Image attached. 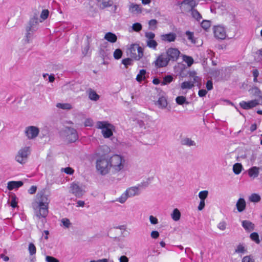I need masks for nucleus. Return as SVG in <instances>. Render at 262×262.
I'll list each match as a JSON object with an SVG mask.
<instances>
[{
    "label": "nucleus",
    "instance_id": "obj_13",
    "mask_svg": "<svg viewBox=\"0 0 262 262\" xmlns=\"http://www.w3.org/2000/svg\"><path fill=\"white\" fill-rule=\"evenodd\" d=\"M180 54V51L178 49L173 48H170L168 49L165 54L169 61H176L178 59Z\"/></svg>",
    "mask_w": 262,
    "mask_h": 262
},
{
    "label": "nucleus",
    "instance_id": "obj_19",
    "mask_svg": "<svg viewBox=\"0 0 262 262\" xmlns=\"http://www.w3.org/2000/svg\"><path fill=\"white\" fill-rule=\"evenodd\" d=\"M242 226L244 229L248 232H250L254 230L255 225L251 222L248 220H244L242 222Z\"/></svg>",
    "mask_w": 262,
    "mask_h": 262
},
{
    "label": "nucleus",
    "instance_id": "obj_45",
    "mask_svg": "<svg viewBox=\"0 0 262 262\" xmlns=\"http://www.w3.org/2000/svg\"><path fill=\"white\" fill-rule=\"evenodd\" d=\"M122 63L124 65L125 68L133 64V60L131 58H127L122 60Z\"/></svg>",
    "mask_w": 262,
    "mask_h": 262
},
{
    "label": "nucleus",
    "instance_id": "obj_15",
    "mask_svg": "<svg viewBox=\"0 0 262 262\" xmlns=\"http://www.w3.org/2000/svg\"><path fill=\"white\" fill-rule=\"evenodd\" d=\"M258 104V101L255 99L247 102L242 101L239 103V105L245 110H248L256 106Z\"/></svg>",
    "mask_w": 262,
    "mask_h": 262
},
{
    "label": "nucleus",
    "instance_id": "obj_30",
    "mask_svg": "<svg viewBox=\"0 0 262 262\" xmlns=\"http://www.w3.org/2000/svg\"><path fill=\"white\" fill-rule=\"evenodd\" d=\"M189 77L191 78H192L193 80L190 81L191 82H193V85L195 83H198L200 81V78L196 76V73L195 71L190 72L189 73Z\"/></svg>",
    "mask_w": 262,
    "mask_h": 262
},
{
    "label": "nucleus",
    "instance_id": "obj_48",
    "mask_svg": "<svg viewBox=\"0 0 262 262\" xmlns=\"http://www.w3.org/2000/svg\"><path fill=\"white\" fill-rule=\"evenodd\" d=\"M145 36L146 40H152L155 37V34L151 32H146L145 33Z\"/></svg>",
    "mask_w": 262,
    "mask_h": 262
},
{
    "label": "nucleus",
    "instance_id": "obj_62",
    "mask_svg": "<svg viewBox=\"0 0 262 262\" xmlns=\"http://www.w3.org/2000/svg\"><path fill=\"white\" fill-rule=\"evenodd\" d=\"M207 93V92L206 90L202 89L199 90L198 95L200 97H202L205 96L206 95Z\"/></svg>",
    "mask_w": 262,
    "mask_h": 262
},
{
    "label": "nucleus",
    "instance_id": "obj_26",
    "mask_svg": "<svg viewBox=\"0 0 262 262\" xmlns=\"http://www.w3.org/2000/svg\"><path fill=\"white\" fill-rule=\"evenodd\" d=\"M89 98L93 101H97L99 100L100 96L98 95L96 92L92 90V89H90L88 91Z\"/></svg>",
    "mask_w": 262,
    "mask_h": 262
},
{
    "label": "nucleus",
    "instance_id": "obj_43",
    "mask_svg": "<svg viewBox=\"0 0 262 262\" xmlns=\"http://www.w3.org/2000/svg\"><path fill=\"white\" fill-rule=\"evenodd\" d=\"M246 252V249H245V247L243 245H241V244H239L238 245L235 250V253H242V254H244Z\"/></svg>",
    "mask_w": 262,
    "mask_h": 262
},
{
    "label": "nucleus",
    "instance_id": "obj_63",
    "mask_svg": "<svg viewBox=\"0 0 262 262\" xmlns=\"http://www.w3.org/2000/svg\"><path fill=\"white\" fill-rule=\"evenodd\" d=\"M119 262H128V258L125 255L121 256L119 258Z\"/></svg>",
    "mask_w": 262,
    "mask_h": 262
},
{
    "label": "nucleus",
    "instance_id": "obj_41",
    "mask_svg": "<svg viewBox=\"0 0 262 262\" xmlns=\"http://www.w3.org/2000/svg\"><path fill=\"white\" fill-rule=\"evenodd\" d=\"M122 55V51L120 49H117L115 50L113 53V56L115 59H119L121 58Z\"/></svg>",
    "mask_w": 262,
    "mask_h": 262
},
{
    "label": "nucleus",
    "instance_id": "obj_4",
    "mask_svg": "<svg viewBox=\"0 0 262 262\" xmlns=\"http://www.w3.org/2000/svg\"><path fill=\"white\" fill-rule=\"evenodd\" d=\"M96 127L101 129V133L104 138H109L113 135L115 126L108 121H97Z\"/></svg>",
    "mask_w": 262,
    "mask_h": 262
},
{
    "label": "nucleus",
    "instance_id": "obj_27",
    "mask_svg": "<svg viewBox=\"0 0 262 262\" xmlns=\"http://www.w3.org/2000/svg\"><path fill=\"white\" fill-rule=\"evenodd\" d=\"M156 104L160 108H165L167 105V100L164 97H161L159 98Z\"/></svg>",
    "mask_w": 262,
    "mask_h": 262
},
{
    "label": "nucleus",
    "instance_id": "obj_14",
    "mask_svg": "<svg viewBox=\"0 0 262 262\" xmlns=\"http://www.w3.org/2000/svg\"><path fill=\"white\" fill-rule=\"evenodd\" d=\"M70 189L71 193L78 198L81 197L85 192L81 186L75 183L71 184Z\"/></svg>",
    "mask_w": 262,
    "mask_h": 262
},
{
    "label": "nucleus",
    "instance_id": "obj_50",
    "mask_svg": "<svg viewBox=\"0 0 262 262\" xmlns=\"http://www.w3.org/2000/svg\"><path fill=\"white\" fill-rule=\"evenodd\" d=\"M173 78L170 75H167L165 76L164 78V81L162 82V85H165L167 83H169L172 81Z\"/></svg>",
    "mask_w": 262,
    "mask_h": 262
},
{
    "label": "nucleus",
    "instance_id": "obj_31",
    "mask_svg": "<svg viewBox=\"0 0 262 262\" xmlns=\"http://www.w3.org/2000/svg\"><path fill=\"white\" fill-rule=\"evenodd\" d=\"M146 45L148 48L152 49L153 50L157 49V47L158 46V43L157 42V41L155 40L152 39V40H146Z\"/></svg>",
    "mask_w": 262,
    "mask_h": 262
},
{
    "label": "nucleus",
    "instance_id": "obj_11",
    "mask_svg": "<svg viewBox=\"0 0 262 262\" xmlns=\"http://www.w3.org/2000/svg\"><path fill=\"white\" fill-rule=\"evenodd\" d=\"M169 60L165 54H161L158 56L154 63L157 68H163L167 66Z\"/></svg>",
    "mask_w": 262,
    "mask_h": 262
},
{
    "label": "nucleus",
    "instance_id": "obj_28",
    "mask_svg": "<svg viewBox=\"0 0 262 262\" xmlns=\"http://www.w3.org/2000/svg\"><path fill=\"white\" fill-rule=\"evenodd\" d=\"M146 73V71L144 69H142L140 70L139 73L137 74L136 76V80L138 82H141L142 80H144L145 78V74Z\"/></svg>",
    "mask_w": 262,
    "mask_h": 262
},
{
    "label": "nucleus",
    "instance_id": "obj_7",
    "mask_svg": "<svg viewBox=\"0 0 262 262\" xmlns=\"http://www.w3.org/2000/svg\"><path fill=\"white\" fill-rule=\"evenodd\" d=\"M127 53L132 58L139 60L143 56V49L138 44H132L128 48Z\"/></svg>",
    "mask_w": 262,
    "mask_h": 262
},
{
    "label": "nucleus",
    "instance_id": "obj_54",
    "mask_svg": "<svg viewBox=\"0 0 262 262\" xmlns=\"http://www.w3.org/2000/svg\"><path fill=\"white\" fill-rule=\"evenodd\" d=\"M46 260L47 262H59L58 259L51 256H47L46 257Z\"/></svg>",
    "mask_w": 262,
    "mask_h": 262
},
{
    "label": "nucleus",
    "instance_id": "obj_59",
    "mask_svg": "<svg viewBox=\"0 0 262 262\" xmlns=\"http://www.w3.org/2000/svg\"><path fill=\"white\" fill-rule=\"evenodd\" d=\"M242 262H254V261L250 256H246L243 257Z\"/></svg>",
    "mask_w": 262,
    "mask_h": 262
},
{
    "label": "nucleus",
    "instance_id": "obj_36",
    "mask_svg": "<svg viewBox=\"0 0 262 262\" xmlns=\"http://www.w3.org/2000/svg\"><path fill=\"white\" fill-rule=\"evenodd\" d=\"M193 87V83L190 81H184L182 83L181 88L182 89H191Z\"/></svg>",
    "mask_w": 262,
    "mask_h": 262
},
{
    "label": "nucleus",
    "instance_id": "obj_3",
    "mask_svg": "<svg viewBox=\"0 0 262 262\" xmlns=\"http://www.w3.org/2000/svg\"><path fill=\"white\" fill-rule=\"evenodd\" d=\"M38 19L33 17L30 19L26 28V33L24 39L25 43H28L32 41L34 32L37 30Z\"/></svg>",
    "mask_w": 262,
    "mask_h": 262
},
{
    "label": "nucleus",
    "instance_id": "obj_46",
    "mask_svg": "<svg viewBox=\"0 0 262 262\" xmlns=\"http://www.w3.org/2000/svg\"><path fill=\"white\" fill-rule=\"evenodd\" d=\"M28 250L30 255H32L35 254L36 252V249L35 245L33 243H30L29 245Z\"/></svg>",
    "mask_w": 262,
    "mask_h": 262
},
{
    "label": "nucleus",
    "instance_id": "obj_55",
    "mask_svg": "<svg viewBox=\"0 0 262 262\" xmlns=\"http://www.w3.org/2000/svg\"><path fill=\"white\" fill-rule=\"evenodd\" d=\"M186 35H187L188 39L190 40L192 42H194L193 39V33L190 31H186Z\"/></svg>",
    "mask_w": 262,
    "mask_h": 262
},
{
    "label": "nucleus",
    "instance_id": "obj_12",
    "mask_svg": "<svg viewBox=\"0 0 262 262\" xmlns=\"http://www.w3.org/2000/svg\"><path fill=\"white\" fill-rule=\"evenodd\" d=\"M213 33L215 37L219 39H224L227 36L225 28L221 25L214 27Z\"/></svg>",
    "mask_w": 262,
    "mask_h": 262
},
{
    "label": "nucleus",
    "instance_id": "obj_18",
    "mask_svg": "<svg viewBox=\"0 0 262 262\" xmlns=\"http://www.w3.org/2000/svg\"><path fill=\"white\" fill-rule=\"evenodd\" d=\"M260 168L256 166H253L247 170L249 177L252 179L256 178L259 173Z\"/></svg>",
    "mask_w": 262,
    "mask_h": 262
},
{
    "label": "nucleus",
    "instance_id": "obj_35",
    "mask_svg": "<svg viewBox=\"0 0 262 262\" xmlns=\"http://www.w3.org/2000/svg\"><path fill=\"white\" fill-rule=\"evenodd\" d=\"M191 14L193 18L196 19L197 21H200L202 18V15L196 9H192Z\"/></svg>",
    "mask_w": 262,
    "mask_h": 262
},
{
    "label": "nucleus",
    "instance_id": "obj_47",
    "mask_svg": "<svg viewBox=\"0 0 262 262\" xmlns=\"http://www.w3.org/2000/svg\"><path fill=\"white\" fill-rule=\"evenodd\" d=\"M61 171L62 172L63 171L66 173H67L68 174H70V175L73 174L74 172V170L70 167L62 168L61 169Z\"/></svg>",
    "mask_w": 262,
    "mask_h": 262
},
{
    "label": "nucleus",
    "instance_id": "obj_64",
    "mask_svg": "<svg viewBox=\"0 0 262 262\" xmlns=\"http://www.w3.org/2000/svg\"><path fill=\"white\" fill-rule=\"evenodd\" d=\"M205 207V201L201 200L198 209L199 210H202Z\"/></svg>",
    "mask_w": 262,
    "mask_h": 262
},
{
    "label": "nucleus",
    "instance_id": "obj_20",
    "mask_svg": "<svg viewBox=\"0 0 262 262\" xmlns=\"http://www.w3.org/2000/svg\"><path fill=\"white\" fill-rule=\"evenodd\" d=\"M23 185V182L21 181H10L8 183L7 188L9 190L14 189H17Z\"/></svg>",
    "mask_w": 262,
    "mask_h": 262
},
{
    "label": "nucleus",
    "instance_id": "obj_8",
    "mask_svg": "<svg viewBox=\"0 0 262 262\" xmlns=\"http://www.w3.org/2000/svg\"><path fill=\"white\" fill-rule=\"evenodd\" d=\"M62 135L69 142H74L78 139V134L76 129L70 127H66L62 131Z\"/></svg>",
    "mask_w": 262,
    "mask_h": 262
},
{
    "label": "nucleus",
    "instance_id": "obj_60",
    "mask_svg": "<svg viewBox=\"0 0 262 262\" xmlns=\"http://www.w3.org/2000/svg\"><path fill=\"white\" fill-rule=\"evenodd\" d=\"M150 236L152 238L156 239L159 236V233L157 231H152L151 232Z\"/></svg>",
    "mask_w": 262,
    "mask_h": 262
},
{
    "label": "nucleus",
    "instance_id": "obj_44",
    "mask_svg": "<svg viewBox=\"0 0 262 262\" xmlns=\"http://www.w3.org/2000/svg\"><path fill=\"white\" fill-rule=\"evenodd\" d=\"M208 192L207 190L201 191L199 193V197L201 200L205 201V199L207 197Z\"/></svg>",
    "mask_w": 262,
    "mask_h": 262
},
{
    "label": "nucleus",
    "instance_id": "obj_10",
    "mask_svg": "<svg viewBox=\"0 0 262 262\" xmlns=\"http://www.w3.org/2000/svg\"><path fill=\"white\" fill-rule=\"evenodd\" d=\"M39 132V128L34 126H28L25 130V135L29 139L35 138L38 136Z\"/></svg>",
    "mask_w": 262,
    "mask_h": 262
},
{
    "label": "nucleus",
    "instance_id": "obj_37",
    "mask_svg": "<svg viewBox=\"0 0 262 262\" xmlns=\"http://www.w3.org/2000/svg\"><path fill=\"white\" fill-rule=\"evenodd\" d=\"M260 199V195L257 193H253L249 198V201L254 203H257L259 202Z\"/></svg>",
    "mask_w": 262,
    "mask_h": 262
},
{
    "label": "nucleus",
    "instance_id": "obj_40",
    "mask_svg": "<svg viewBox=\"0 0 262 262\" xmlns=\"http://www.w3.org/2000/svg\"><path fill=\"white\" fill-rule=\"evenodd\" d=\"M250 238L254 241L256 244H259L260 239L259 238V235L256 232H253L250 235Z\"/></svg>",
    "mask_w": 262,
    "mask_h": 262
},
{
    "label": "nucleus",
    "instance_id": "obj_25",
    "mask_svg": "<svg viewBox=\"0 0 262 262\" xmlns=\"http://www.w3.org/2000/svg\"><path fill=\"white\" fill-rule=\"evenodd\" d=\"M100 8L104 9L112 6L113 2L111 0H96Z\"/></svg>",
    "mask_w": 262,
    "mask_h": 262
},
{
    "label": "nucleus",
    "instance_id": "obj_6",
    "mask_svg": "<svg viewBox=\"0 0 262 262\" xmlns=\"http://www.w3.org/2000/svg\"><path fill=\"white\" fill-rule=\"evenodd\" d=\"M140 194L139 186H133L127 188L121 195L117 198L116 201L120 203H124L128 198L138 195Z\"/></svg>",
    "mask_w": 262,
    "mask_h": 262
},
{
    "label": "nucleus",
    "instance_id": "obj_51",
    "mask_svg": "<svg viewBox=\"0 0 262 262\" xmlns=\"http://www.w3.org/2000/svg\"><path fill=\"white\" fill-rule=\"evenodd\" d=\"M148 24L151 29L155 30L156 28L157 21L156 19H151L150 20H149Z\"/></svg>",
    "mask_w": 262,
    "mask_h": 262
},
{
    "label": "nucleus",
    "instance_id": "obj_58",
    "mask_svg": "<svg viewBox=\"0 0 262 262\" xmlns=\"http://www.w3.org/2000/svg\"><path fill=\"white\" fill-rule=\"evenodd\" d=\"M207 90L210 91L213 89V83L211 80H208L206 85Z\"/></svg>",
    "mask_w": 262,
    "mask_h": 262
},
{
    "label": "nucleus",
    "instance_id": "obj_29",
    "mask_svg": "<svg viewBox=\"0 0 262 262\" xmlns=\"http://www.w3.org/2000/svg\"><path fill=\"white\" fill-rule=\"evenodd\" d=\"M181 212L178 209L175 208L173 210L171 216L172 220L174 221H178L181 217Z\"/></svg>",
    "mask_w": 262,
    "mask_h": 262
},
{
    "label": "nucleus",
    "instance_id": "obj_32",
    "mask_svg": "<svg viewBox=\"0 0 262 262\" xmlns=\"http://www.w3.org/2000/svg\"><path fill=\"white\" fill-rule=\"evenodd\" d=\"M242 168H243L242 165L239 163L234 164L233 166V172L236 174H239L242 171Z\"/></svg>",
    "mask_w": 262,
    "mask_h": 262
},
{
    "label": "nucleus",
    "instance_id": "obj_42",
    "mask_svg": "<svg viewBox=\"0 0 262 262\" xmlns=\"http://www.w3.org/2000/svg\"><path fill=\"white\" fill-rule=\"evenodd\" d=\"M142 25L139 23H136L132 25V30L135 32H139L142 30Z\"/></svg>",
    "mask_w": 262,
    "mask_h": 262
},
{
    "label": "nucleus",
    "instance_id": "obj_57",
    "mask_svg": "<svg viewBox=\"0 0 262 262\" xmlns=\"http://www.w3.org/2000/svg\"><path fill=\"white\" fill-rule=\"evenodd\" d=\"M149 221L150 223L153 225H156L158 223V219L152 215L149 216Z\"/></svg>",
    "mask_w": 262,
    "mask_h": 262
},
{
    "label": "nucleus",
    "instance_id": "obj_5",
    "mask_svg": "<svg viewBox=\"0 0 262 262\" xmlns=\"http://www.w3.org/2000/svg\"><path fill=\"white\" fill-rule=\"evenodd\" d=\"M96 169L101 175L104 176L111 171L109 159L100 157L96 161Z\"/></svg>",
    "mask_w": 262,
    "mask_h": 262
},
{
    "label": "nucleus",
    "instance_id": "obj_9",
    "mask_svg": "<svg viewBox=\"0 0 262 262\" xmlns=\"http://www.w3.org/2000/svg\"><path fill=\"white\" fill-rule=\"evenodd\" d=\"M30 153V148L25 147L20 149L15 157L16 160L20 163H24L26 161L27 157Z\"/></svg>",
    "mask_w": 262,
    "mask_h": 262
},
{
    "label": "nucleus",
    "instance_id": "obj_17",
    "mask_svg": "<svg viewBox=\"0 0 262 262\" xmlns=\"http://www.w3.org/2000/svg\"><path fill=\"white\" fill-rule=\"evenodd\" d=\"M198 2L195 0H184L181 3V7H182L183 5L188 6V10L191 11L192 9H194V8L197 6Z\"/></svg>",
    "mask_w": 262,
    "mask_h": 262
},
{
    "label": "nucleus",
    "instance_id": "obj_2",
    "mask_svg": "<svg viewBox=\"0 0 262 262\" xmlns=\"http://www.w3.org/2000/svg\"><path fill=\"white\" fill-rule=\"evenodd\" d=\"M111 172L113 174H119L125 170L126 160L124 157L115 154L109 158Z\"/></svg>",
    "mask_w": 262,
    "mask_h": 262
},
{
    "label": "nucleus",
    "instance_id": "obj_49",
    "mask_svg": "<svg viewBox=\"0 0 262 262\" xmlns=\"http://www.w3.org/2000/svg\"><path fill=\"white\" fill-rule=\"evenodd\" d=\"M211 25L210 21L207 20H204L201 23V27L205 30H207Z\"/></svg>",
    "mask_w": 262,
    "mask_h": 262
},
{
    "label": "nucleus",
    "instance_id": "obj_61",
    "mask_svg": "<svg viewBox=\"0 0 262 262\" xmlns=\"http://www.w3.org/2000/svg\"><path fill=\"white\" fill-rule=\"evenodd\" d=\"M37 187L35 186H32L28 190V192L31 194H33L35 193L36 191Z\"/></svg>",
    "mask_w": 262,
    "mask_h": 262
},
{
    "label": "nucleus",
    "instance_id": "obj_38",
    "mask_svg": "<svg viewBox=\"0 0 262 262\" xmlns=\"http://www.w3.org/2000/svg\"><path fill=\"white\" fill-rule=\"evenodd\" d=\"M61 223L62 224L61 225L66 228H69L71 225V223L69 219L66 217L62 218L61 220Z\"/></svg>",
    "mask_w": 262,
    "mask_h": 262
},
{
    "label": "nucleus",
    "instance_id": "obj_56",
    "mask_svg": "<svg viewBox=\"0 0 262 262\" xmlns=\"http://www.w3.org/2000/svg\"><path fill=\"white\" fill-rule=\"evenodd\" d=\"M93 125V121L92 119L88 118L86 119L84 121V125L85 126L91 127Z\"/></svg>",
    "mask_w": 262,
    "mask_h": 262
},
{
    "label": "nucleus",
    "instance_id": "obj_23",
    "mask_svg": "<svg viewBox=\"0 0 262 262\" xmlns=\"http://www.w3.org/2000/svg\"><path fill=\"white\" fill-rule=\"evenodd\" d=\"M104 38L110 42L114 43L117 40V36L114 33L109 32L105 34Z\"/></svg>",
    "mask_w": 262,
    "mask_h": 262
},
{
    "label": "nucleus",
    "instance_id": "obj_21",
    "mask_svg": "<svg viewBox=\"0 0 262 262\" xmlns=\"http://www.w3.org/2000/svg\"><path fill=\"white\" fill-rule=\"evenodd\" d=\"M181 144L182 145L187 146L188 147L196 146L195 142L187 137L182 138L181 140Z\"/></svg>",
    "mask_w": 262,
    "mask_h": 262
},
{
    "label": "nucleus",
    "instance_id": "obj_39",
    "mask_svg": "<svg viewBox=\"0 0 262 262\" xmlns=\"http://www.w3.org/2000/svg\"><path fill=\"white\" fill-rule=\"evenodd\" d=\"M176 101L177 103L179 105H183L185 103H188V102H186V97L183 96L177 97L176 99Z\"/></svg>",
    "mask_w": 262,
    "mask_h": 262
},
{
    "label": "nucleus",
    "instance_id": "obj_22",
    "mask_svg": "<svg viewBox=\"0 0 262 262\" xmlns=\"http://www.w3.org/2000/svg\"><path fill=\"white\" fill-rule=\"evenodd\" d=\"M129 11L133 14H139L141 13L142 10L139 5L131 3L129 6Z\"/></svg>",
    "mask_w": 262,
    "mask_h": 262
},
{
    "label": "nucleus",
    "instance_id": "obj_34",
    "mask_svg": "<svg viewBox=\"0 0 262 262\" xmlns=\"http://www.w3.org/2000/svg\"><path fill=\"white\" fill-rule=\"evenodd\" d=\"M56 106L58 108H61L63 110H69L72 108V105L68 103H58L56 104Z\"/></svg>",
    "mask_w": 262,
    "mask_h": 262
},
{
    "label": "nucleus",
    "instance_id": "obj_33",
    "mask_svg": "<svg viewBox=\"0 0 262 262\" xmlns=\"http://www.w3.org/2000/svg\"><path fill=\"white\" fill-rule=\"evenodd\" d=\"M183 61L185 62L188 67H190L193 63V59L189 56L184 55L182 56Z\"/></svg>",
    "mask_w": 262,
    "mask_h": 262
},
{
    "label": "nucleus",
    "instance_id": "obj_53",
    "mask_svg": "<svg viewBox=\"0 0 262 262\" xmlns=\"http://www.w3.org/2000/svg\"><path fill=\"white\" fill-rule=\"evenodd\" d=\"M217 228L222 231L225 230L226 228V223L225 221L220 222L217 225Z\"/></svg>",
    "mask_w": 262,
    "mask_h": 262
},
{
    "label": "nucleus",
    "instance_id": "obj_16",
    "mask_svg": "<svg viewBox=\"0 0 262 262\" xmlns=\"http://www.w3.org/2000/svg\"><path fill=\"white\" fill-rule=\"evenodd\" d=\"M177 34L174 32L161 35L160 38L162 41L166 42H174L177 38Z\"/></svg>",
    "mask_w": 262,
    "mask_h": 262
},
{
    "label": "nucleus",
    "instance_id": "obj_24",
    "mask_svg": "<svg viewBox=\"0 0 262 262\" xmlns=\"http://www.w3.org/2000/svg\"><path fill=\"white\" fill-rule=\"evenodd\" d=\"M246 202L243 198H240L237 201L236 206L238 212L243 211L246 208Z\"/></svg>",
    "mask_w": 262,
    "mask_h": 262
},
{
    "label": "nucleus",
    "instance_id": "obj_1",
    "mask_svg": "<svg viewBox=\"0 0 262 262\" xmlns=\"http://www.w3.org/2000/svg\"><path fill=\"white\" fill-rule=\"evenodd\" d=\"M50 199L45 192L41 191L38 192L32 203V207L33 209L35 215L38 219H45L49 213V204Z\"/></svg>",
    "mask_w": 262,
    "mask_h": 262
},
{
    "label": "nucleus",
    "instance_id": "obj_52",
    "mask_svg": "<svg viewBox=\"0 0 262 262\" xmlns=\"http://www.w3.org/2000/svg\"><path fill=\"white\" fill-rule=\"evenodd\" d=\"M49 11L48 10H43L40 14V17L43 19H46L49 16Z\"/></svg>",
    "mask_w": 262,
    "mask_h": 262
}]
</instances>
